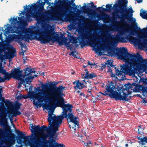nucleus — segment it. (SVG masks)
<instances>
[{
	"label": "nucleus",
	"mask_w": 147,
	"mask_h": 147,
	"mask_svg": "<svg viewBox=\"0 0 147 147\" xmlns=\"http://www.w3.org/2000/svg\"><path fill=\"white\" fill-rule=\"evenodd\" d=\"M82 8L84 11L86 12L88 14L92 15L95 12V10L92 9H90L88 7H86V6H83Z\"/></svg>",
	"instance_id": "nucleus-20"
},
{
	"label": "nucleus",
	"mask_w": 147,
	"mask_h": 147,
	"mask_svg": "<svg viewBox=\"0 0 147 147\" xmlns=\"http://www.w3.org/2000/svg\"><path fill=\"white\" fill-rule=\"evenodd\" d=\"M2 73L4 75L3 79L5 80V81L6 80H9L12 77L11 74H10L8 72H6V70H3Z\"/></svg>",
	"instance_id": "nucleus-21"
},
{
	"label": "nucleus",
	"mask_w": 147,
	"mask_h": 147,
	"mask_svg": "<svg viewBox=\"0 0 147 147\" xmlns=\"http://www.w3.org/2000/svg\"><path fill=\"white\" fill-rule=\"evenodd\" d=\"M142 32L145 34L144 36L147 38L144 39L142 40V38L140 37L141 43L140 44V47L147 49V28H144L142 29Z\"/></svg>",
	"instance_id": "nucleus-16"
},
{
	"label": "nucleus",
	"mask_w": 147,
	"mask_h": 147,
	"mask_svg": "<svg viewBox=\"0 0 147 147\" xmlns=\"http://www.w3.org/2000/svg\"><path fill=\"white\" fill-rule=\"evenodd\" d=\"M60 101L57 102V104L61 107L63 110L62 114L57 116L53 114V110H51L48 111V121L49 122V127L51 131H49V129L45 126L43 125L42 127V132L40 134H43L45 131H46L51 139L50 143L52 139H56L57 137L58 134H56V132L58 131L59 125L62 123L63 119L65 118L67 120L69 119L70 121L74 123L76 130V128H78L79 124L78 121H76L75 119H73L72 115L71 114V107H67L66 105L63 104V100L62 98H60Z\"/></svg>",
	"instance_id": "nucleus-2"
},
{
	"label": "nucleus",
	"mask_w": 147,
	"mask_h": 147,
	"mask_svg": "<svg viewBox=\"0 0 147 147\" xmlns=\"http://www.w3.org/2000/svg\"><path fill=\"white\" fill-rule=\"evenodd\" d=\"M94 8H96V5H94L93 6V7H92Z\"/></svg>",
	"instance_id": "nucleus-60"
},
{
	"label": "nucleus",
	"mask_w": 147,
	"mask_h": 147,
	"mask_svg": "<svg viewBox=\"0 0 147 147\" xmlns=\"http://www.w3.org/2000/svg\"><path fill=\"white\" fill-rule=\"evenodd\" d=\"M16 50L12 48L9 50L8 52H5V55L3 56L4 58L6 59H11L14 57L15 55Z\"/></svg>",
	"instance_id": "nucleus-18"
},
{
	"label": "nucleus",
	"mask_w": 147,
	"mask_h": 147,
	"mask_svg": "<svg viewBox=\"0 0 147 147\" xmlns=\"http://www.w3.org/2000/svg\"><path fill=\"white\" fill-rule=\"evenodd\" d=\"M79 95L80 96H83L84 97L85 96V95L84 93L83 92H82L80 93Z\"/></svg>",
	"instance_id": "nucleus-43"
},
{
	"label": "nucleus",
	"mask_w": 147,
	"mask_h": 147,
	"mask_svg": "<svg viewBox=\"0 0 147 147\" xmlns=\"http://www.w3.org/2000/svg\"><path fill=\"white\" fill-rule=\"evenodd\" d=\"M32 69V70L34 71H35L34 70V69ZM35 73H34V74ZM32 73H31V75H32ZM31 76H32V77H34L33 78H34V76H35V77H36V76H37V75H34V76H32V75H31Z\"/></svg>",
	"instance_id": "nucleus-48"
},
{
	"label": "nucleus",
	"mask_w": 147,
	"mask_h": 147,
	"mask_svg": "<svg viewBox=\"0 0 147 147\" xmlns=\"http://www.w3.org/2000/svg\"><path fill=\"white\" fill-rule=\"evenodd\" d=\"M107 72H111V75L112 77H114L115 76V75L113 74L112 70L111 68H109L108 70L107 71Z\"/></svg>",
	"instance_id": "nucleus-33"
},
{
	"label": "nucleus",
	"mask_w": 147,
	"mask_h": 147,
	"mask_svg": "<svg viewBox=\"0 0 147 147\" xmlns=\"http://www.w3.org/2000/svg\"><path fill=\"white\" fill-rule=\"evenodd\" d=\"M6 103L9 105H10L11 104V102H10L9 100H6Z\"/></svg>",
	"instance_id": "nucleus-47"
},
{
	"label": "nucleus",
	"mask_w": 147,
	"mask_h": 147,
	"mask_svg": "<svg viewBox=\"0 0 147 147\" xmlns=\"http://www.w3.org/2000/svg\"><path fill=\"white\" fill-rule=\"evenodd\" d=\"M111 36V37L112 36L111 35H109L108 37L107 36H103L101 38V39L102 40H107L108 39V37L109 38V36Z\"/></svg>",
	"instance_id": "nucleus-35"
},
{
	"label": "nucleus",
	"mask_w": 147,
	"mask_h": 147,
	"mask_svg": "<svg viewBox=\"0 0 147 147\" xmlns=\"http://www.w3.org/2000/svg\"><path fill=\"white\" fill-rule=\"evenodd\" d=\"M79 139H80V138H81V137H82V136L81 135V134H80V135H79Z\"/></svg>",
	"instance_id": "nucleus-57"
},
{
	"label": "nucleus",
	"mask_w": 147,
	"mask_h": 147,
	"mask_svg": "<svg viewBox=\"0 0 147 147\" xmlns=\"http://www.w3.org/2000/svg\"><path fill=\"white\" fill-rule=\"evenodd\" d=\"M35 5L36 7H37V5H36V3H35Z\"/></svg>",
	"instance_id": "nucleus-63"
},
{
	"label": "nucleus",
	"mask_w": 147,
	"mask_h": 147,
	"mask_svg": "<svg viewBox=\"0 0 147 147\" xmlns=\"http://www.w3.org/2000/svg\"><path fill=\"white\" fill-rule=\"evenodd\" d=\"M42 134H43V136H42V137L44 139L42 141V146H43V145L44 144H46L47 145V143H46L45 142H43L45 141L46 142H49H49H49V141L46 140V139L48 137V135L46 134H44V133H43ZM40 137H41V136H40Z\"/></svg>",
	"instance_id": "nucleus-25"
},
{
	"label": "nucleus",
	"mask_w": 147,
	"mask_h": 147,
	"mask_svg": "<svg viewBox=\"0 0 147 147\" xmlns=\"http://www.w3.org/2000/svg\"><path fill=\"white\" fill-rule=\"evenodd\" d=\"M109 18V16L107 14L104 13L102 15V20L104 22L107 23Z\"/></svg>",
	"instance_id": "nucleus-24"
},
{
	"label": "nucleus",
	"mask_w": 147,
	"mask_h": 147,
	"mask_svg": "<svg viewBox=\"0 0 147 147\" xmlns=\"http://www.w3.org/2000/svg\"><path fill=\"white\" fill-rule=\"evenodd\" d=\"M61 90L59 87H56L46 90L40 89V87H38L37 89V92L32 91L27 95L21 94L17 96V98L18 99H26L28 98L32 99L34 100L33 104L38 107L39 103H42L46 99H50V97L57 98L59 96Z\"/></svg>",
	"instance_id": "nucleus-4"
},
{
	"label": "nucleus",
	"mask_w": 147,
	"mask_h": 147,
	"mask_svg": "<svg viewBox=\"0 0 147 147\" xmlns=\"http://www.w3.org/2000/svg\"><path fill=\"white\" fill-rule=\"evenodd\" d=\"M107 64H110L111 65H113L112 64V63L110 62V61L109 60H108L107 61Z\"/></svg>",
	"instance_id": "nucleus-44"
},
{
	"label": "nucleus",
	"mask_w": 147,
	"mask_h": 147,
	"mask_svg": "<svg viewBox=\"0 0 147 147\" xmlns=\"http://www.w3.org/2000/svg\"><path fill=\"white\" fill-rule=\"evenodd\" d=\"M140 15L142 18L147 19V13H146V11H144L142 12H141L140 13Z\"/></svg>",
	"instance_id": "nucleus-27"
},
{
	"label": "nucleus",
	"mask_w": 147,
	"mask_h": 147,
	"mask_svg": "<svg viewBox=\"0 0 147 147\" xmlns=\"http://www.w3.org/2000/svg\"><path fill=\"white\" fill-rule=\"evenodd\" d=\"M70 55H72L73 56L74 55V52H72L70 53L69 54Z\"/></svg>",
	"instance_id": "nucleus-53"
},
{
	"label": "nucleus",
	"mask_w": 147,
	"mask_h": 147,
	"mask_svg": "<svg viewBox=\"0 0 147 147\" xmlns=\"http://www.w3.org/2000/svg\"><path fill=\"white\" fill-rule=\"evenodd\" d=\"M107 11H108L110 10L112 8V4H107L106 5Z\"/></svg>",
	"instance_id": "nucleus-30"
},
{
	"label": "nucleus",
	"mask_w": 147,
	"mask_h": 147,
	"mask_svg": "<svg viewBox=\"0 0 147 147\" xmlns=\"http://www.w3.org/2000/svg\"><path fill=\"white\" fill-rule=\"evenodd\" d=\"M138 2L140 3V2H141L142 1V0H136Z\"/></svg>",
	"instance_id": "nucleus-56"
},
{
	"label": "nucleus",
	"mask_w": 147,
	"mask_h": 147,
	"mask_svg": "<svg viewBox=\"0 0 147 147\" xmlns=\"http://www.w3.org/2000/svg\"><path fill=\"white\" fill-rule=\"evenodd\" d=\"M143 83L144 84H146L147 83V78L144 79L143 81Z\"/></svg>",
	"instance_id": "nucleus-45"
},
{
	"label": "nucleus",
	"mask_w": 147,
	"mask_h": 147,
	"mask_svg": "<svg viewBox=\"0 0 147 147\" xmlns=\"http://www.w3.org/2000/svg\"><path fill=\"white\" fill-rule=\"evenodd\" d=\"M130 34L131 35H134V32H131L130 33Z\"/></svg>",
	"instance_id": "nucleus-54"
},
{
	"label": "nucleus",
	"mask_w": 147,
	"mask_h": 147,
	"mask_svg": "<svg viewBox=\"0 0 147 147\" xmlns=\"http://www.w3.org/2000/svg\"><path fill=\"white\" fill-rule=\"evenodd\" d=\"M125 32H128V30H126L122 29V30L120 32V34H125Z\"/></svg>",
	"instance_id": "nucleus-37"
},
{
	"label": "nucleus",
	"mask_w": 147,
	"mask_h": 147,
	"mask_svg": "<svg viewBox=\"0 0 147 147\" xmlns=\"http://www.w3.org/2000/svg\"><path fill=\"white\" fill-rule=\"evenodd\" d=\"M31 128H30L32 134L30 136L31 142H30V139L28 136H25L24 134L22 131L19 130L18 134L20 137L23 138L24 140L28 141V142L30 146L34 147H49L48 145L46 144H44L42 146V141L43 138L41 137L39 135L36 134H40V132H42V129L39 125L33 126L32 124L30 125Z\"/></svg>",
	"instance_id": "nucleus-7"
},
{
	"label": "nucleus",
	"mask_w": 147,
	"mask_h": 147,
	"mask_svg": "<svg viewBox=\"0 0 147 147\" xmlns=\"http://www.w3.org/2000/svg\"><path fill=\"white\" fill-rule=\"evenodd\" d=\"M49 147H65L63 144H60L55 142V140L54 139H52L50 143V146Z\"/></svg>",
	"instance_id": "nucleus-19"
},
{
	"label": "nucleus",
	"mask_w": 147,
	"mask_h": 147,
	"mask_svg": "<svg viewBox=\"0 0 147 147\" xmlns=\"http://www.w3.org/2000/svg\"><path fill=\"white\" fill-rule=\"evenodd\" d=\"M48 85V84L47 83H46L45 84H43L42 85V88H46L47 87V86Z\"/></svg>",
	"instance_id": "nucleus-40"
},
{
	"label": "nucleus",
	"mask_w": 147,
	"mask_h": 147,
	"mask_svg": "<svg viewBox=\"0 0 147 147\" xmlns=\"http://www.w3.org/2000/svg\"><path fill=\"white\" fill-rule=\"evenodd\" d=\"M33 87L32 86H30L29 87V89L30 91H32V89H33Z\"/></svg>",
	"instance_id": "nucleus-46"
},
{
	"label": "nucleus",
	"mask_w": 147,
	"mask_h": 147,
	"mask_svg": "<svg viewBox=\"0 0 147 147\" xmlns=\"http://www.w3.org/2000/svg\"><path fill=\"white\" fill-rule=\"evenodd\" d=\"M35 71L32 70L31 68L27 67L25 70V75L22 74V71L17 68H14L11 71L12 77L15 79L20 80L22 83L28 84L31 82V80L34 78L31 76V73H34Z\"/></svg>",
	"instance_id": "nucleus-8"
},
{
	"label": "nucleus",
	"mask_w": 147,
	"mask_h": 147,
	"mask_svg": "<svg viewBox=\"0 0 147 147\" xmlns=\"http://www.w3.org/2000/svg\"><path fill=\"white\" fill-rule=\"evenodd\" d=\"M82 77L84 78H86V77H85L86 76V74L85 75H84V74H82Z\"/></svg>",
	"instance_id": "nucleus-50"
},
{
	"label": "nucleus",
	"mask_w": 147,
	"mask_h": 147,
	"mask_svg": "<svg viewBox=\"0 0 147 147\" xmlns=\"http://www.w3.org/2000/svg\"><path fill=\"white\" fill-rule=\"evenodd\" d=\"M139 128L138 129V132L140 133V129L141 128V126H138Z\"/></svg>",
	"instance_id": "nucleus-52"
},
{
	"label": "nucleus",
	"mask_w": 147,
	"mask_h": 147,
	"mask_svg": "<svg viewBox=\"0 0 147 147\" xmlns=\"http://www.w3.org/2000/svg\"><path fill=\"white\" fill-rule=\"evenodd\" d=\"M95 36V35H94L93 34H91L90 35H88L86 34H81L80 36L82 40L79 42V44L80 45L81 47L83 48L85 46L87 45V43L84 40L86 39L89 40L90 39V36L93 38V40L89 41L91 47H93L94 50L96 52L98 51L99 49L97 48V47L99 45L97 43L98 41L96 40H98V38Z\"/></svg>",
	"instance_id": "nucleus-12"
},
{
	"label": "nucleus",
	"mask_w": 147,
	"mask_h": 147,
	"mask_svg": "<svg viewBox=\"0 0 147 147\" xmlns=\"http://www.w3.org/2000/svg\"><path fill=\"white\" fill-rule=\"evenodd\" d=\"M108 53L109 56H117L125 62V64L120 65V70L114 65L107 64L108 68L114 67L117 76H122L123 73L129 76H134L136 73L143 72L147 74V59H144L139 53L131 54L126 47L119 49L112 47L109 48Z\"/></svg>",
	"instance_id": "nucleus-1"
},
{
	"label": "nucleus",
	"mask_w": 147,
	"mask_h": 147,
	"mask_svg": "<svg viewBox=\"0 0 147 147\" xmlns=\"http://www.w3.org/2000/svg\"><path fill=\"white\" fill-rule=\"evenodd\" d=\"M54 34V32L51 29H46L44 31H41L40 28H37L34 31H33L30 28H26L25 30L24 35L22 36L21 35L10 34L8 36V38L10 41H16L20 44L22 50L20 55L22 53L23 55H24L27 49V47L26 45L21 42V40H24L28 42H29V39H35L40 41L42 43L46 44L50 41L54 42L55 40V37L52 36Z\"/></svg>",
	"instance_id": "nucleus-3"
},
{
	"label": "nucleus",
	"mask_w": 147,
	"mask_h": 147,
	"mask_svg": "<svg viewBox=\"0 0 147 147\" xmlns=\"http://www.w3.org/2000/svg\"><path fill=\"white\" fill-rule=\"evenodd\" d=\"M13 117H14V116L13 115V114H12V115L11 116L10 115H8V117L9 118V119L11 122H12L13 121Z\"/></svg>",
	"instance_id": "nucleus-36"
},
{
	"label": "nucleus",
	"mask_w": 147,
	"mask_h": 147,
	"mask_svg": "<svg viewBox=\"0 0 147 147\" xmlns=\"http://www.w3.org/2000/svg\"><path fill=\"white\" fill-rule=\"evenodd\" d=\"M21 84L20 83H19L18 86V88H20L21 87Z\"/></svg>",
	"instance_id": "nucleus-51"
},
{
	"label": "nucleus",
	"mask_w": 147,
	"mask_h": 147,
	"mask_svg": "<svg viewBox=\"0 0 147 147\" xmlns=\"http://www.w3.org/2000/svg\"><path fill=\"white\" fill-rule=\"evenodd\" d=\"M85 80H83V82H81L78 80L74 82L73 83L74 84H76V86L74 87V88L76 90L78 89H81L86 87V83L85 81Z\"/></svg>",
	"instance_id": "nucleus-17"
},
{
	"label": "nucleus",
	"mask_w": 147,
	"mask_h": 147,
	"mask_svg": "<svg viewBox=\"0 0 147 147\" xmlns=\"http://www.w3.org/2000/svg\"><path fill=\"white\" fill-rule=\"evenodd\" d=\"M76 92L78 93H80V91L79 90H78L77 91H76Z\"/></svg>",
	"instance_id": "nucleus-58"
},
{
	"label": "nucleus",
	"mask_w": 147,
	"mask_h": 147,
	"mask_svg": "<svg viewBox=\"0 0 147 147\" xmlns=\"http://www.w3.org/2000/svg\"><path fill=\"white\" fill-rule=\"evenodd\" d=\"M142 90H143V91H144V92H145V89H142Z\"/></svg>",
	"instance_id": "nucleus-62"
},
{
	"label": "nucleus",
	"mask_w": 147,
	"mask_h": 147,
	"mask_svg": "<svg viewBox=\"0 0 147 147\" xmlns=\"http://www.w3.org/2000/svg\"><path fill=\"white\" fill-rule=\"evenodd\" d=\"M18 19L20 21L17 20V18H14L13 19L11 23V24L12 25L11 26H8L5 30V31L4 34L5 35L8 34L9 33L18 34H20L21 33L22 31L20 28L15 26L17 23H19L22 20L21 17H18Z\"/></svg>",
	"instance_id": "nucleus-13"
},
{
	"label": "nucleus",
	"mask_w": 147,
	"mask_h": 147,
	"mask_svg": "<svg viewBox=\"0 0 147 147\" xmlns=\"http://www.w3.org/2000/svg\"><path fill=\"white\" fill-rule=\"evenodd\" d=\"M125 146L126 147H128V144H126L125 145Z\"/></svg>",
	"instance_id": "nucleus-61"
},
{
	"label": "nucleus",
	"mask_w": 147,
	"mask_h": 147,
	"mask_svg": "<svg viewBox=\"0 0 147 147\" xmlns=\"http://www.w3.org/2000/svg\"><path fill=\"white\" fill-rule=\"evenodd\" d=\"M68 26V28H69V30H71L72 29H74V25H72L71 24H70Z\"/></svg>",
	"instance_id": "nucleus-34"
},
{
	"label": "nucleus",
	"mask_w": 147,
	"mask_h": 147,
	"mask_svg": "<svg viewBox=\"0 0 147 147\" xmlns=\"http://www.w3.org/2000/svg\"><path fill=\"white\" fill-rule=\"evenodd\" d=\"M112 40L113 42V44L117 43L118 42H127V40L133 44L135 45H138L140 47L141 43L140 37L136 38L133 36L127 35L125 37H120L119 36H117L116 37L112 36Z\"/></svg>",
	"instance_id": "nucleus-11"
},
{
	"label": "nucleus",
	"mask_w": 147,
	"mask_h": 147,
	"mask_svg": "<svg viewBox=\"0 0 147 147\" xmlns=\"http://www.w3.org/2000/svg\"><path fill=\"white\" fill-rule=\"evenodd\" d=\"M21 105V104L19 102L17 103L15 106L14 109H19Z\"/></svg>",
	"instance_id": "nucleus-31"
},
{
	"label": "nucleus",
	"mask_w": 147,
	"mask_h": 147,
	"mask_svg": "<svg viewBox=\"0 0 147 147\" xmlns=\"http://www.w3.org/2000/svg\"><path fill=\"white\" fill-rule=\"evenodd\" d=\"M54 32V34L52 35V36H55V41H57L59 43L60 45H61L63 44H65V45L67 47L68 49H71L72 47L70 46L69 44L70 42H71V43L73 44H76L77 42V40L75 37L73 36H71L69 38V42H67V39L65 38V37L64 36L62 37V39H57L56 36L54 35L55 34V32L52 30Z\"/></svg>",
	"instance_id": "nucleus-14"
},
{
	"label": "nucleus",
	"mask_w": 147,
	"mask_h": 147,
	"mask_svg": "<svg viewBox=\"0 0 147 147\" xmlns=\"http://www.w3.org/2000/svg\"><path fill=\"white\" fill-rule=\"evenodd\" d=\"M138 138L139 140H140V142L142 143H143L144 142L147 143V137H145L143 138H140V137H138Z\"/></svg>",
	"instance_id": "nucleus-28"
},
{
	"label": "nucleus",
	"mask_w": 147,
	"mask_h": 147,
	"mask_svg": "<svg viewBox=\"0 0 147 147\" xmlns=\"http://www.w3.org/2000/svg\"><path fill=\"white\" fill-rule=\"evenodd\" d=\"M86 66H84V67H86Z\"/></svg>",
	"instance_id": "nucleus-64"
},
{
	"label": "nucleus",
	"mask_w": 147,
	"mask_h": 147,
	"mask_svg": "<svg viewBox=\"0 0 147 147\" xmlns=\"http://www.w3.org/2000/svg\"><path fill=\"white\" fill-rule=\"evenodd\" d=\"M4 133V130L2 128H0V135H2Z\"/></svg>",
	"instance_id": "nucleus-38"
},
{
	"label": "nucleus",
	"mask_w": 147,
	"mask_h": 147,
	"mask_svg": "<svg viewBox=\"0 0 147 147\" xmlns=\"http://www.w3.org/2000/svg\"><path fill=\"white\" fill-rule=\"evenodd\" d=\"M90 4H91V6L92 7H93V6H94V4L93 3V2H91V3H90Z\"/></svg>",
	"instance_id": "nucleus-55"
},
{
	"label": "nucleus",
	"mask_w": 147,
	"mask_h": 147,
	"mask_svg": "<svg viewBox=\"0 0 147 147\" xmlns=\"http://www.w3.org/2000/svg\"><path fill=\"white\" fill-rule=\"evenodd\" d=\"M84 144L85 146H87L88 144V143H84Z\"/></svg>",
	"instance_id": "nucleus-59"
},
{
	"label": "nucleus",
	"mask_w": 147,
	"mask_h": 147,
	"mask_svg": "<svg viewBox=\"0 0 147 147\" xmlns=\"http://www.w3.org/2000/svg\"><path fill=\"white\" fill-rule=\"evenodd\" d=\"M43 9H39L33 14V16L38 21L41 20V18H44L45 16L48 14L47 11L45 13L43 12Z\"/></svg>",
	"instance_id": "nucleus-15"
},
{
	"label": "nucleus",
	"mask_w": 147,
	"mask_h": 147,
	"mask_svg": "<svg viewBox=\"0 0 147 147\" xmlns=\"http://www.w3.org/2000/svg\"><path fill=\"white\" fill-rule=\"evenodd\" d=\"M11 113L13 114V115L16 117L18 115L21 114V113L18 110V109H14L11 110L10 111Z\"/></svg>",
	"instance_id": "nucleus-23"
},
{
	"label": "nucleus",
	"mask_w": 147,
	"mask_h": 147,
	"mask_svg": "<svg viewBox=\"0 0 147 147\" xmlns=\"http://www.w3.org/2000/svg\"><path fill=\"white\" fill-rule=\"evenodd\" d=\"M97 9L99 12H100L101 10L104 11H106V9L105 8L101 7H98L97 8Z\"/></svg>",
	"instance_id": "nucleus-32"
},
{
	"label": "nucleus",
	"mask_w": 147,
	"mask_h": 147,
	"mask_svg": "<svg viewBox=\"0 0 147 147\" xmlns=\"http://www.w3.org/2000/svg\"><path fill=\"white\" fill-rule=\"evenodd\" d=\"M106 88L105 93H100L103 95H109L111 98H114L116 100H122L123 101H128L129 100L127 98L128 96L132 92L134 91H138L137 88L138 87L135 83H133L132 84H130L128 88H126L123 90V93L124 96L121 95V93L114 91V86L112 83L108 82L106 85Z\"/></svg>",
	"instance_id": "nucleus-5"
},
{
	"label": "nucleus",
	"mask_w": 147,
	"mask_h": 147,
	"mask_svg": "<svg viewBox=\"0 0 147 147\" xmlns=\"http://www.w3.org/2000/svg\"><path fill=\"white\" fill-rule=\"evenodd\" d=\"M117 4L114 5L115 10V13L116 14L117 17L120 20V21H117L116 19L114 22L116 26H117L120 22L123 23L125 25H128L125 20L129 18V16H132L134 11L131 7L127 9L128 1L127 0H118L116 2Z\"/></svg>",
	"instance_id": "nucleus-6"
},
{
	"label": "nucleus",
	"mask_w": 147,
	"mask_h": 147,
	"mask_svg": "<svg viewBox=\"0 0 147 147\" xmlns=\"http://www.w3.org/2000/svg\"><path fill=\"white\" fill-rule=\"evenodd\" d=\"M88 64L89 65H90V66H91V65H94V64L92 63L91 62H90V61H88Z\"/></svg>",
	"instance_id": "nucleus-42"
},
{
	"label": "nucleus",
	"mask_w": 147,
	"mask_h": 147,
	"mask_svg": "<svg viewBox=\"0 0 147 147\" xmlns=\"http://www.w3.org/2000/svg\"><path fill=\"white\" fill-rule=\"evenodd\" d=\"M45 3L48 4L49 3V1L48 0H45V2L43 3V4H45Z\"/></svg>",
	"instance_id": "nucleus-49"
},
{
	"label": "nucleus",
	"mask_w": 147,
	"mask_h": 147,
	"mask_svg": "<svg viewBox=\"0 0 147 147\" xmlns=\"http://www.w3.org/2000/svg\"><path fill=\"white\" fill-rule=\"evenodd\" d=\"M74 0H71V1H70L71 2H72L71 5H72V6L74 7L75 6H76L75 4L74 3Z\"/></svg>",
	"instance_id": "nucleus-41"
},
{
	"label": "nucleus",
	"mask_w": 147,
	"mask_h": 147,
	"mask_svg": "<svg viewBox=\"0 0 147 147\" xmlns=\"http://www.w3.org/2000/svg\"><path fill=\"white\" fill-rule=\"evenodd\" d=\"M53 84H49V85L50 86V88H55L56 87H59L60 89H61V93L60 94V95L57 98H53V97H50V99H47L44 101H46L47 100H48L49 101V103L47 104L46 106V109L47 110H51V109L52 108L53 105L54 103L53 102H54L55 101H56V104L57 106L59 107H61L60 106H59V105L57 104V102L58 101H60V98H62L63 100V104L64 105H67V107H71V111H70L71 114L73 116V119H76V121H78L77 120V118L76 117H74V115H73L72 113V108L73 107V106L72 105H70L68 104H65L64 103V100L63 98V96L64 95V94L63 93V91L65 90V87L64 86H55V87H51V86L53 85ZM50 88H49V89Z\"/></svg>",
	"instance_id": "nucleus-10"
},
{
	"label": "nucleus",
	"mask_w": 147,
	"mask_h": 147,
	"mask_svg": "<svg viewBox=\"0 0 147 147\" xmlns=\"http://www.w3.org/2000/svg\"><path fill=\"white\" fill-rule=\"evenodd\" d=\"M85 71L86 72L85 77L86 79H92L96 76V75L95 73H92L89 74L88 71L87 69H85Z\"/></svg>",
	"instance_id": "nucleus-22"
},
{
	"label": "nucleus",
	"mask_w": 147,
	"mask_h": 147,
	"mask_svg": "<svg viewBox=\"0 0 147 147\" xmlns=\"http://www.w3.org/2000/svg\"><path fill=\"white\" fill-rule=\"evenodd\" d=\"M6 114L3 112L0 113V119L1 121H3L6 118Z\"/></svg>",
	"instance_id": "nucleus-26"
},
{
	"label": "nucleus",
	"mask_w": 147,
	"mask_h": 147,
	"mask_svg": "<svg viewBox=\"0 0 147 147\" xmlns=\"http://www.w3.org/2000/svg\"><path fill=\"white\" fill-rule=\"evenodd\" d=\"M72 3L69 0H59L55 4L57 10V13L59 17L62 18L64 16H67Z\"/></svg>",
	"instance_id": "nucleus-9"
},
{
	"label": "nucleus",
	"mask_w": 147,
	"mask_h": 147,
	"mask_svg": "<svg viewBox=\"0 0 147 147\" xmlns=\"http://www.w3.org/2000/svg\"><path fill=\"white\" fill-rule=\"evenodd\" d=\"M92 87L90 88H88L87 90V92L89 93V94H88L87 97H88L89 96H93L92 94Z\"/></svg>",
	"instance_id": "nucleus-29"
},
{
	"label": "nucleus",
	"mask_w": 147,
	"mask_h": 147,
	"mask_svg": "<svg viewBox=\"0 0 147 147\" xmlns=\"http://www.w3.org/2000/svg\"><path fill=\"white\" fill-rule=\"evenodd\" d=\"M80 20L82 21H83L84 20L86 19L84 16H80Z\"/></svg>",
	"instance_id": "nucleus-39"
}]
</instances>
